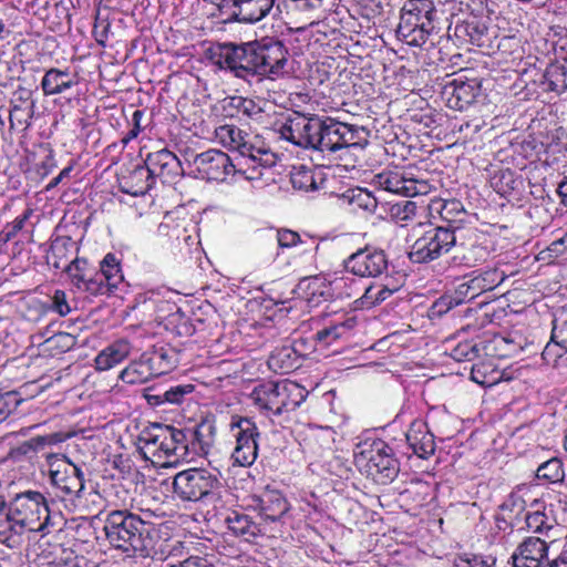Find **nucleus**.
Wrapping results in <instances>:
<instances>
[{
    "instance_id": "obj_1",
    "label": "nucleus",
    "mask_w": 567,
    "mask_h": 567,
    "mask_svg": "<svg viewBox=\"0 0 567 567\" xmlns=\"http://www.w3.org/2000/svg\"><path fill=\"white\" fill-rule=\"evenodd\" d=\"M56 518L38 491L19 493L9 504L0 497V542L9 548H19L25 534L40 538L49 535L56 526Z\"/></svg>"
},
{
    "instance_id": "obj_2",
    "label": "nucleus",
    "mask_w": 567,
    "mask_h": 567,
    "mask_svg": "<svg viewBox=\"0 0 567 567\" xmlns=\"http://www.w3.org/2000/svg\"><path fill=\"white\" fill-rule=\"evenodd\" d=\"M48 464L50 483L70 512L82 515L97 514L112 504L99 489V484L86 481L81 467L66 456L51 455L48 457Z\"/></svg>"
},
{
    "instance_id": "obj_3",
    "label": "nucleus",
    "mask_w": 567,
    "mask_h": 567,
    "mask_svg": "<svg viewBox=\"0 0 567 567\" xmlns=\"http://www.w3.org/2000/svg\"><path fill=\"white\" fill-rule=\"evenodd\" d=\"M215 141L223 145L233 155L234 161L245 162V168L252 175L250 184L252 187L261 188L267 185L266 175L276 164V156L265 147L257 135H251L233 124H224L215 128Z\"/></svg>"
},
{
    "instance_id": "obj_4",
    "label": "nucleus",
    "mask_w": 567,
    "mask_h": 567,
    "mask_svg": "<svg viewBox=\"0 0 567 567\" xmlns=\"http://www.w3.org/2000/svg\"><path fill=\"white\" fill-rule=\"evenodd\" d=\"M355 467L378 483L392 482L399 473V462L392 447L383 440L367 437L353 449Z\"/></svg>"
},
{
    "instance_id": "obj_5",
    "label": "nucleus",
    "mask_w": 567,
    "mask_h": 567,
    "mask_svg": "<svg viewBox=\"0 0 567 567\" xmlns=\"http://www.w3.org/2000/svg\"><path fill=\"white\" fill-rule=\"evenodd\" d=\"M437 10L432 0H405L400 10L396 38L410 47H422L436 29Z\"/></svg>"
},
{
    "instance_id": "obj_6",
    "label": "nucleus",
    "mask_w": 567,
    "mask_h": 567,
    "mask_svg": "<svg viewBox=\"0 0 567 567\" xmlns=\"http://www.w3.org/2000/svg\"><path fill=\"white\" fill-rule=\"evenodd\" d=\"M104 532L109 543L126 554L143 553L148 547L150 525L128 511H112Z\"/></svg>"
},
{
    "instance_id": "obj_7",
    "label": "nucleus",
    "mask_w": 567,
    "mask_h": 567,
    "mask_svg": "<svg viewBox=\"0 0 567 567\" xmlns=\"http://www.w3.org/2000/svg\"><path fill=\"white\" fill-rule=\"evenodd\" d=\"M255 405L268 415H280L296 410L306 399V392L298 383L284 380L265 382L251 393Z\"/></svg>"
},
{
    "instance_id": "obj_8",
    "label": "nucleus",
    "mask_w": 567,
    "mask_h": 567,
    "mask_svg": "<svg viewBox=\"0 0 567 567\" xmlns=\"http://www.w3.org/2000/svg\"><path fill=\"white\" fill-rule=\"evenodd\" d=\"M234 161L230 155L219 150H208L197 154L193 161L196 172L207 181L227 182L237 184L249 182L252 176L245 166V162Z\"/></svg>"
},
{
    "instance_id": "obj_9",
    "label": "nucleus",
    "mask_w": 567,
    "mask_h": 567,
    "mask_svg": "<svg viewBox=\"0 0 567 567\" xmlns=\"http://www.w3.org/2000/svg\"><path fill=\"white\" fill-rule=\"evenodd\" d=\"M183 173L182 164L177 156L166 150H159L150 153L145 159V167H138L132 173L133 179L146 178L145 184L134 189H127L126 193L133 196L144 195L153 185L154 178H159L163 183H174Z\"/></svg>"
},
{
    "instance_id": "obj_10",
    "label": "nucleus",
    "mask_w": 567,
    "mask_h": 567,
    "mask_svg": "<svg viewBox=\"0 0 567 567\" xmlns=\"http://www.w3.org/2000/svg\"><path fill=\"white\" fill-rule=\"evenodd\" d=\"M173 493L183 502H199L213 495L220 487L216 473L205 467H190L173 477Z\"/></svg>"
},
{
    "instance_id": "obj_11",
    "label": "nucleus",
    "mask_w": 567,
    "mask_h": 567,
    "mask_svg": "<svg viewBox=\"0 0 567 567\" xmlns=\"http://www.w3.org/2000/svg\"><path fill=\"white\" fill-rule=\"evenodd\" d=\"M460 234L446 227H430L420 234L412 244L409 258L413 262L425 264L447 254L458 243Z\"/></svg>"
},
{
    "instance_id": "obj_12",
    "label": "nucleus",
    "mask_w": 567,
    "mask_h": 567,
    "mask_svg": "<svg viewBox=\"0 0 567 567\" xmlns=\"http://www.w3.org/2000/svg\"><path fill=\"white\" fill-rule=\"evenodd\" d=\"M229 432L235 441L230 460L234 465L251 466L258 457L257 440L260 435L256 423L246 416L233 415Z\"/></svg>"
},
{
    "instance_id": "obj_13",
    "label": "nucleus",
    "mask_w": 567,
    "mask_h": 567,
    "mask_svg": "<svg viewBox=\"0 0 567 567\" xmlns=\"http://www.w3.org/2000/svg\"><path fill=\"white\" fill-rule=\"evenodd\" d=\"M373 185L380 190L405 197L424 196L433 186L426 179L414 178L410 172L386 169L373 177Z\"/></svg>"
},
{
    "instance_id": "obj_14",
    "label": "nucleus",
    "mask_w": 567,
    "mask_h": 567,
    "mask_svg": "<svg viewBox=\"0 0 567 567\" xmlns=\"http://www.w3.org/2000/svg\"><path fill=\"white\" fill-rule=\"evenodd\" d=\"M323 117L296 114L281 127V136L297 146L320 151Z\"/></svg>"
},
{
    "instance_id": "obj_15",
    "label": "nucleus",
    "mask_w": 567,
    "mask_h": 567,
    "mask_svg": "<svg viewBox=\"0 0 567 567\" xmlns=\"http://www.w3.org/2000/svg\"><path fill=\"white\" fill-rule=\"evenodd\" d=\"M288 50L281 41L262 39L256 42V75L275 80L288 73Z\"/></svg>"
},
{
    "instance_id": "obj_16",
    "label": "nucleus",
    "mask_w": 567,
    "mask_h": 567,
    "mask_svg": "<svg viewBox=\"0 0 567 567\" xmlns=\"http://www.w3.org/2000/svg\"><path fill=\"white\" fill-rule=\"evenodd\" d=\"M247 507L257 512L264 520L271 523L280 520L290 508L284 494L268 486L259 494L250 495Z\"/></svg>"
},
{
    "instance_id": "obj_17",
    "label": "nucleus",
    "mask_w": 567,
    "mask_h": 567,
    "mask_svg": "<svg viewBox=\"0 0 567 567\" xmlns=\"http://www.w3.org/2000/svg\"><path fill=\"white\" fill-rule=\"evenodd\" d=\"M346 269L359 277H378L388 269V258L383 250L367 247L346 260Z\"/></svg>"
},
{
    "instance_id": "obj_18",
    "label": "nucleus",
    "mask_w": 567,
    "mask_h": 567,
    "mask_svg": "<svg viewBox=\"0 0 567 567\" xmlns=\"http://www.w3.org/2000/svg\"><path fill=\"white\" fill-rule=\"evenodd\" d=\"M155 432H159L161 441V463H175L181 458H184L188 452L187 434L179 429L155 424Z\"/></svg>"
},
{
    "instance_id": "obj_19",
    "label": "nucleus",
    "mask_w": 567,
    "mask_h": 567,
    "mask_svg": "<svg viewBox=\"0 0 567 567\" xmlns=\"http://www.w3.org/2000/svg\"><path fill=\"white\" fill-rule=\"evenodd\" d=\"M504 272L495 268L480 272L475 277L457 286L456 303H463L465 300H472L485 291L495 289L504 281Z\"/></svg>"
},
{
    "instance_id": "obj_20",
    "label": "nucleus",
    "mask_w": 567,
    "mask_h": 567,
    "mask_svg": "<svg viewBox=\"0 0 567 567\" xmlns=\"http://www.w3.org/2000/svg\"><path fill=\"white\" fill-rule=\"evenodd\" d=\"M480 92L481 84L477 80L456 78L444 86L443 95L449 107L462 111L476 100Z\"/></svg>"
},
{
    "instance_id": "obj_21",
    "label": "nucleus",
    "mask_w": 567,
    "mask_h": 567,
    "mask_svg": "<svg viewBox=\"0 0 567 567\" xmlns=\"http://www.w3.org/2000/svg\"><path fill=\"white\" fill-rule=\"evenodd\" d=\"M353 135H359V130L352 125L339 122L332 117H323L320 140V152L330 153L350 142Z\"/></svg>"
},
{
    "instance_id": "obj_22",
    "label": "nucleus",
    "mask_w": 567,
    "mask_h": 567,
    "mask_svg": "<svg viewBox=\"0 0 567 567\" xmlns=\"http://www.w3.org/2000/svg\"><path fill=\"white\" fill-rule=\"evenodd\" d=\"M233 18L240 23H257L274 10L276 0H227Z\"/></svg>"
},
{
    "instance_id": "obj_23",
    "label": "nucleus",
    "mask_w": 567,
    "mask_h": 567,
    "mask_svg": "<svg viewBox=\"0 0 567 567\" xmlns=\"http://www.w3.org/2000/svg\"><path fill=\"white\" fill-rule=\"evenodd\" d=\"M513 559V567H548L547 543L538 537H529L519 545Z\"/></svg>"
},
{
    "instance_id": "obj_24",
    "label": "nucleus",
    "mask_w": 567,
    "mask_h": 567,
    "mask_svg": "<svg viewBox=\"0 0 567 567\" xmlns=\"http://www.w3.org/2000/svg\"><path fill=\"white\" fill-rule=\"evenodd\" d=\"M79 83V74L72 72L69 68H50L44 72L40 86L45 96H52L66 93Z\"/></svg>"
},
{
    "instance_id": "obj_25",
    "label": "nucleus",
    "mask_w": 567,
    "mask_h": 567,
    "mask_svg": "<svg viewBox=\"0 0 567 567\" xmlns=\"http://www.w3.org/2000/svg\"><path fill=\"white\" fill-rule=\"evenodd\" d=\"M461 204L458 202H443L442 199H431L427 205L419 206L416 202L403 200L392 206L391 214L400 221H406L417 215L419 209H429L430 212H437L442 218L446 219L445 212L450 209H458Z\"/></svg>"
},
{
    "instance_id": "obj_26",
    "label": "nucleus",
    "mask_w": 567,
    "mask_h": 567,
    "mask_svg": "<svg viewBox=\"0 0 567 567\" xmlns=\"http://www.w3.org/2000/svg\"><path fill=\"white\" fill-rule=\"evenodd\" d=\"M299 343L286 342L276 348L269 355L268 367L276 373H288L300 365L301 351Z\"/></svg>"
},
{
    "instance_id": "obj_27",
    "label": "nucleus",
    "mask_w": 567,
    "mask_h": 567,
    "mask_svg": "<svg viewBox=\"0 0 567 567\" xmlns=\"http://www.w3.org/2000/svg\"><path fill=\"white\" fill-rule=\"evenodd\" d=\"M132 346L126 339H118L102 349L94 359L95 370L104 372L122 363L131 354Z\"/></svg>"
},
{
    "instance_id": "obj_28",
    "label": "nucleus",
    "mask_w": 567,
    "mask_h": 567,
    "mask_svg": "<svg viewBox=\"0 0 567 567\" xmlns=\"http://www.w3.org/2000/svg\"><path fill=\"white\" fill-rule=\"evenodd\" d=\"M405 437L410 447L420 457H427L435 451L434 436L421 420H415L411 423Z\"/></svg>"
},
{
    "instance_id": "obj_29",
    "label": "nucleus",
    "mask_w": 567,
    "mask_h": 567,
    "mask_svg": "<svg viewBox=\"0 0 567 567\" xmlns=\"http://www.w3.org/2000/svg\"><path fill=\"white\" fill-rule=\"evenodd\" d=\"M355 326L357 319L354 316L342 313L334 317L327 327L319 330L316 338L322 344L330 346L339 339L351 336Z\"/></svg>"
},
{
    "instance_id": "obj_30",
    "label": "nucleus",
    "mask_w": 567,
    "mask_h": 567,
    "mask_svg": "<svg viewBox=\"0 0 567 567\" xmlns=\"http://www.w3.org/2000/svg\"><path fill=\"white\" fill-rule=\"evenodd\" d=\"M31 91L19 86L12 96V109L10 111V123L13 126L16 123L20 126H29L33 117L35 103L31 101Z\"/></svg>"
},
{
    "instance_id": "obj_31",
    "label": "nucleus",
    "mask_w": 567,
    "mask_h": 567,
    "mask_svg": "<svg viewBox=\"0 0 567 567\" xmlns=\"http://www.w3.org/2000/svg\"><path fill=\"white\" fill-rule=\"evenodd\" d=\"M528 529L534 533H546L554 527V518L546 513L545 504L542 499H533L525 515Z\"/></svg>"
},
{
    "instance_id": "obj_32",
    "label": "nucleus",
    "mask_w": 567,
    "mask_h": 567,
    "mask_svg": "<svg viewBox=\"0 0 567 567\" xmlns=\"http://www.w3.org/2000/svg\"><path fill=\"white\" fill-rule=\"evenodd\" d=\"M565 353H567V319L564 321L555 319L550 341L543 351V358L545 360L556 359L561 358Z\"/></svg>"
},
{
    "instance_id": "obj_33",
    "label": "nucleus",
    "mask_w": 567,
    "mask_h": 567,
    "mask_svg": "<svg viewBox=\"0 0 567 567\" xmlns=\"http://www.w3.org/2000/svg\"><path fill=\"white\" fill-rule=\"evenodd\" d=\"M241 44L223 43L212 49V60L220 69L230 71L235 76L239 64Z\"/></svg>"
},
{
    "instance_id": "obj_34",
    "label": "nucleus",
    "mask_w": 567,
    "mask_h": 567,
    "mask_svg": "<svg viewBox=\"0 0 567 567\" xmlns=\"http://www.w3.org/2000/svg\"><path fill=\"white\" fill-rule=\"evenodd\" d=\"M337 432L331 426L310 425L306 435V444L315 452L331 450Z\"/></svg>"
},
{
    "instance_id": "obj_35",
    "label": "nucleus",
    "mask_w": 567,
    "mask_h": 567,
    "mask_svg": "<svg viewBox=\"0 0 567 567\" xmlns=\"http://www.w3.org/2000/svg\"><path fill=\"white\" fill-rule=\"evenodd\" d=\"M226 523L228 529L234 535L240 536L245 538L247 542L252 540L261 533L258 524L252 522V519L244 513H230L226 518Z\"/></svg>"
},
{
    "instance_id": "obj_36",
    "label": "nucleus",
    "mask_w": 567,
    "mask_h": 567,
    "mask_svg": "<svg viewBox=\"0 0 567 567\" xmlns=\"http://www.w3.org/2000/svg\"><path fill=\"white\" fill-rule=\"evenodd\" d=\"M362 153L363 144L359 142V135H353L350 142L343 143L342 146L328 154L334 155V158L341 162L339 165L344 167L346 171H351L357 167Z\"/></svg>"
},
{
    "instance_id": "obj_37",
    "label": "nucleus",
    "mask_w": 567,
    "mask_h": 567,
    "mask_svg": "<svg viewBox=\"0 0 567 567\" xmlns=\"http://www.w3.org/2000/svg\"><path fill=\"white\" fill-rule=\"evenodd\" d=\"M156 377L145 354L140 360L131 362L120 373V379L127 384H137L147 382Z\"/></svg>"
},
{
    "instance_id": "obj_38",
    "label": "nucleus",
    "mask_w": 567,
    "mask_h": 567,
    "mask_svg": "<svg viewBox=\"0 0 567 567\" xmlns=\"http://www.w3.org/2000/svg\"><path fill=\"white\" fill-rule=\"evenodd\" d=\"M330 280L323 276H315L303 279L299 287L306 289L307 299L309 302L319 303L322 300L332 298V291L328 288Z\"/></svg>"
},
{
    "instance_id": "obj_39",
    "label": "nucleus",
    "mask_w": 567,
    "mask_h": 567,
    "mask_svg": "<svg viewBox=\"0 0 567 567\" xmlns=\"http://www.w3.org/2000/svg\"><path fill=\"white\" fill-rule=\"evenodd\" d=\"M97 274L113 290H116L124 280L120 260L112 252L104 256L100 264V271H97Z\"/></svg>"
},
{
    "instance_id": "obj_40",
    "label": "nucleus",
    "mask_w": 567,
    "mask_h": 567,
    "mask_svg": "<svg viewBox=\"0 0 567 567\" xmlns=\"http://www.w3.org/2000/svg\"><path fill=\"white\" fill-rule=\"evenodd\" d=\"M329 289L332 291L333 299L350 298L359 290V280L352 277V274H334L329 278Z\"/></svg>"
},
{
    "instance_id": "obj_41",
    "label": "nucleus",
    "mask_w": 567,
    "mask_h": 567,
    "mask_svg": "<svg viewBox=\"0 0 567 567\" xmlns=\"http://www.w3.org/2000/svg\"><path fill=\"white\" fill-rule=\"evenodd\" d=\"M159 432H155V424H152L148 429H145L138 437L140 449L146 458H150L153 463H161V441Z\"/></svg>"
},
{
    "instance_id": "obj_42",
    "label": "nucleus",
    "mask_w": 567,
    "mask_h": 567,
    "mask_svg": "<svg viewBox=\"0 0 567 567\" xmlns=\"http://www.w3.org/2000/svg\"><path fill=\"white\" fill-rule=\"evenodd\" d=\"M236 78L248 80L256 75V42L241 44Z\"/></svg>"
},
{
    "instance_id": "obj_43",
    "label": "nucleus",
    "mask_w": 567,
    "mask_h": 567,
    "mask_svg": "<svg viewBox=\"0 0 567 567\" xmlns=\"http://www.w3.org/2000/svg\"><path fill=\"white\" fill-rule=\"evenodd\" d=\"M290 181L295 189L309 192L318 188V182L315 172L303 165L295 166Z\"/></svg>"
},
{
    "instance_id": "obj_44",
    "label": "nucleus",
    "mask_w": 567,
    "mask_h": 567,
    "mask_svg": "<svg viewBox=\"0 0 567 567\" xmlns=\"http://www.w3.org/2000/svg\"><path fill=\"white\" fill-rule=\"evenodd\" d=\"M393 290L381 284H371L364 288L363 295L357 300L361 308H371L392 295Z\"/></svg>"
},
{
    "instance_id": "obj_45",
    "label": "nucleus",
    "mask_w": 567,
    "mask_h": 567,
    "mask_svg": "<svg viewBox=\"0 0 567 567\" xmlns=\"http://www.w3.org/2000/svg\"><path fill=\"white\" fill-rule=\"evenodd\" d=\"M545 80L548 86V90L563 93L567 91V73L566 68L560 64H551L546 69Z\"/></svg>"
},
{
    "instance_id": "obj_46",
    "label": "nucleus",
    "mask_w": 567,
    "mask_h": 567,
    "mask_svg": "<svg viewBox=\"0 0 567 567\" xmlns=\"http://www.w3.org/2000/svg\"><path fill=\"white\" fill-rule=\"evenodd\" d=\"M522 184L523 181L515 177V174L509 169L501 171L499 174L493 178V186L502 196L511 195L514 190L518 189Z\"/></svg>"
},
{
    "instance_id": "obj_47",
    "label": "nucleus",
    "mask_w": 567,
    "mask_h": 567,
    "mask_svg": "<svg viewBox=\"0 0 567 567\" xmlns=\"http://www.w3.org/2000/svg\"><path fill=\"white\" fill-rule=\"evenodd\" d=\"M491 365L487 363L474 364L471 371V379L483 386H492L501 379L499 371L494 369L489 370Z\"/></svg>"
},
{
    "instance_id": "obj_48",
    "label": "nucleus",
    "mask_w": 567,
    "mask_h": 567,
    "mask_svg": "<svg viewBox=\"0 0 567 567\" xmlns=\"http://www.w3.org/2000/svg\"><path fill=\"white\" fill-rule=\"evenodd\" d=\"M144 354L156 375L165 374L174 367L173 358L163 348Z\"/></svg>"
},
{
    "instance_id": "obj_49",
    "label": "nucleus",
    "mask_w": 567,
    "mask_h": 567,
    "mask_svg": "<svg viewBox=\"0 0 567 567\" xmlns=\"http://www.w3.org/2000/svg\"><path fill=\"white\" fill-rule=\"evenodd\" d=\"M536 475L539 480L556 483L563 480L564 470L558 458H551L538 466Z\"/></svg>"
},
{
    "instance_id": "obj_50",
    "label": "nucleus",
    "mask_w": 567,
    "mask_h": 567,
    "mask_svg": "<svg viewBox=\"0 0 567 567\" xmlns=\"http://www.w3.org/2000/svg\"><path fill=\"white\" fill-rule=\"evenodd\" d=\"M55 268H63L66 274L69 275L72 284L79 289V287L82 286V282H84V279L86 277L85 275V267H86V260L75 258L71 262L66 264L65 266H61L60 262H54Z\"/></svg>"
},
{
    "instance_id": "obj_51",
    "label": "nucleus",
    "mask_w": 567,
    "mask_h": 567,
    "mask_svg": "<svg viewBox=\"0 0 567 567\" xmlns=\"http://www.w3.org/2000/svg\"><path fill=\"white\" fill-rule=\"evenodd\" d=\"M458 248L462 251V260L466 266H474L484 261L488 255L487 249L481 245L471 244L466 246L464 243H460Z\"/></svg>"
},
{
    "instance_id": "obj_52",
    "label": "nucleus",
    "mask_w": 567,
    "mask_h": 567,
    "mask_svg": "<svg viewBox=\"0 0 567 567\" xmlns=\"http://www.w3.org/2000/svg\"><path fill=\"white\" fill-rule=\"evenodd\" d=\"M485 32V27L477 21H465L455 27V34L457 37H467L472 43L480 44Z\"/></svg>"
},
{
    "instance_id": "obj_53",
    "label": "nucleus",
    "mask_w": 567,
    "mask_h": 567,
    "mask_svg": "<svg viewBox=\"0 0 567 567\" xmlns=\"http://www.w3.org/2000/svg\"><path fill=\"white\" fill-rule=\"evenodd\" d=\"M537 259L548 264L567 260V249L561 238L554 240L547 248L539 251Z\"/></svg>"
},
{
    "instance_id": "obj_54",
    "label": "nucleus",
    "mask_w": 567,
    "mask_h": 567,
    "mask_svg": "<svg viewBox=\"0 0 567 567\" xmlns=\"http://www.w3.org/2000/svg\"><path fill=\"white\" fill-rule=\"evenodd\" d=\"M348 198L352 205L372 212L377 208L378 199L370 192L362 188L352 189Z\"/></svg>"
},
{
    "instance_id": "obj_55",
    "label": "nucleus",
    "mask_w": 567,
    "mask_h": 567,
    "mask_svg": "<svg viewBox=\"0 0 567 567\" xmlns=\"http://www.w3.org/2000/svg\"><path fill=\"white\" fill-rule=\"evenodd\" d=\"M80 290H84L92 296H102L114 292V290L106 285L105 280L100 277L97 272L94 276L87 278L85 277L82 286L79 287Z\"/></svg>"
},
{
    "instance_id": "obj_56",
    "label": "nucleus",
    "mask_w": 567,
    "mask_h": 567,
    "mask_svg": "<svg viewBox=\"0 0 567 567\" xmlns=\"http://www.w3.org/2000/svg\"><path fill=\"white\" fill-rule=\"evenodd\" d=\"M495 563L492 556L465 554L455 559L454 567H493Z\"/></svg>"
},
{
    "instance_id": "obj_57",
    "label": "nucleus",
    "mask_w": 567,
    "mask_h": 567,
    "mask_svg": "<svg viewBox=\"0 0 567 567\" xmlns=\"http://www.w3.org/2000/svg\"><path fill=\"white\" fill-rule=\"evenodd\" d=\"M194 390L195 386L193 384H178L164 391L163 398L164 401L168 404H181L183 403L185 396L193 393Z\"/></svg>"
},
{
    "instance_id": "obj_58",
    "label": "nucleus",
    "mask_w": 567,
    "mask_h": 567,
    "mask_svg": "<svg viewBox=\"0 0 567 567\" xmlns=\"http://www.w3.org/2000/svg\"><path fill=\"white\" fill-rule=\"evenodd\" d=\"M451 357L456 361H472L478 357L477 346L473 341L460 342L452 349Z\"/></svg>"
},
{
    "instance_id": "obj_59",
    "label": "nucleus",
    "mask_w": 567,
    "mask_h": 567,
    "mask_svg": "<svg viewBox=\"0 0 567 567\" xmlns=\"http://www.w3.org/2000/svg\"><path fill=\"white\" fill-rule=\"evenodd\" d=\"M456 292L454 293V296H443L439 298L430 308V318L435 319L442 317L443 315L452 310L454 307L460 305L456 303Z\"/></svg>"
},
{
    "instance_id": "obj_60",
    "label": "nucleus",
    "mask_w": 567,
    "mask_h": 567,
    "mask_svg": "<svg viewBox=\"0 0 567 567\" xmlns=\"http://www.w3.org/2000/svg\"><path fill=\"white\" fill-rule=\"evenodd\" d=\"M50 310L56 312L61 317H65L72 311L66 293L63 290L58 289L53 292Z\"/></svg>"
},
{
    "instance_id": "obj_61",
    "label": "nucleus",
    "mask_w": 567,
    "mask_h": 567,
    "mask_svg": "<svg viewBox=\"0 0 567 567\" xmlns=\"http://www.w3.org/2000/svg\"><path fill=\"white\" fill-rule=\"evenodd\" d=\"M33 209L28 207L23 214L16 217L14 220L7 225L6 227V239L10 240L14 238L24 227L25 223L32 216Z\"/></svg>"
},
{
    "instance_id": "obj_62",
    "label": "nucleus",
    "mask_w": 567,
    "mask_h": 567,
    "mask_svg": "<svg viewBox=\"0 0 567 567\" xmlns=\"http://www.w3.org/2000/svg\"><path fill=\"white\" fill-rule=\"evenodd\" d=\"M277 241L281 248L296 247L298 244H302V240L298 233L290 229H280L277 233Z\"/></svg>"
},
{
    "instance_id": "obj_63",
    "label": "nucleus",
    "mask_w": 567,
    "mask_h": 567,
    "mask_svg": "<svg viewBox=\"0 0 567 567\" xmlns=\"http://www.w3.org/2000/svg\"><path fill=\"white\" fill-rule=\"evenodd\" d=\"M144 116V112L141 110H135L132 115V127L128 132L123 136L122 143L124 145L128 144L131 141L135 140L140 133L142 132V118Z\"/></svg>"
},
{
    "instance_id": "obj_64",
    "label": "nucleus",
    "mask_w": 567,
    "mask_h": 567,
    "mask_svg": "<svg viewBox=\"0 0 567 567\" xmlns=\"http://www.w3.org/2000/svg\"><path fill=\"white\" fill-rule=\"evenodd\" d=\"M168 567H215L206 557L189 556L177 563H168Z\"/></svg>"
}]
</instances>
